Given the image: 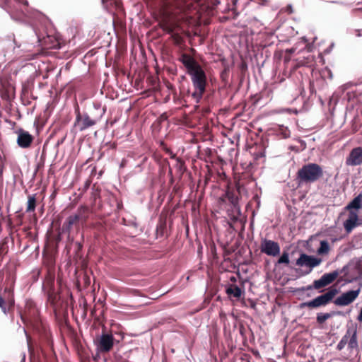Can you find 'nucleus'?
Returning a JSON list of instances; mask_svg holds the SVG:
<instances>
[{
    "label": "nucleus",
    "instance_id": "obj_1",
    "mask_svg": "<svg viewBox=\"0 0 362 362\" xmlns=\"http://www.w3.org/2000/svg\"><path fill=\"white\" fill-rule=\"evenodd\" d=\"M187 69V73L190 76L194 87L192 97L197 103H199L206 91V75L202 66L189 54L184 53L179 59Z\"/></svg>",
    "mask_w": 362,
    "mask_h": 362
},
{
    "label": "nucleus",
    "instance_id": "obj_2",
    "mask_svg": "<svg viewBox=\"0 0 362 362\" xmlns=\"http://www.w3.org/2000/svg\"><path fill=\"white\" fill-rule=\"evenodd\" d=\"M161 13L163 19L160 27L166 33H172L175 30V25L170 22L180 13L187 12L192 6L190 0H161Z\"/></svg>",
    "mask_w": 362,
    "mask_h": 362
},
{
    "label": "nucleus",
    "instance_id": "obj_3",
    "mask_svg": "<svg viewBox=\"0 0 362 362\" xmlns=\"http://www.w3.org/2000/svg\"><path fill=\"white\" fill-rule=\"evenodd\" d=\"M21 317L39 334L42 343L49 346L52 345L50 332L47 325L40 319L39 310L33 300H28L26 301L24 314L22 315Z\"/></svg>",
    "mask_w": 362,
    "mask_h": 362
},
{
    "label": "nucleus",
    "instance_id": "obj_4",
    "mask_svg": "<svg viewBox=\"0 0 362 362\" xmlns=\"http://www.w3.org/2000/svg\"><path fill=\"white\" fill-rule=\"evenodd\" d=\"M346 345H347V347L342 352V357L346 360H354L359 353L356 329H348L338 343L337 349L341 351Z\"/></svg>",
    "mask_w": 362,
    "mask_h": 362
},
{
    "label": "nucleus",
    "instance_id": "obj_5",
    "mask_svg": "<svg viewBox=\"0 0 362 362\" xmlns=\"http://www.w3.org/2000/svg\"><path fill=\"white\" fill-rule=\"evenodd\" d=\"M322 167L317 163H308L302 166L297 173L299 185L314 183L323 176Z\"/></svg>",
    "mask_w": 362,
    "mask_h": 362
},
{
    "label": "nucleus",
    "instance_id": "obj_6",
    "mask_svg": "<svg viewBox=\"0 0 362 362\" xmlns=\"http://www.w3.org/2000/svg\"><path fill=\"white\" fill-rule=\"evenodd\" d=\"M338 290L335 288H332L325 293L320 295L312 300L301 303L300 304V308H316L322 306H325L332 301L334 296L337 294Z\"/></svg>",
    "mask_w": 362,
    "mask_h": 362
},
{
    "label": "nucleus",
    "instance_id": "obj_7",
    "mask_svg": "<svg viewBox=\"0 0 362 362\" xmlns=\"http://www.w3.org/2000/svg\"><path fill=\"white\" fill-rule=\"evenodd\" d=\"M89 209L88 206L79 207L75 214L69 216L63 224V230L69 232L73 226H76L79 221L86 223L88 218Z\"/></svg>",
    "mask_w": 362,
    "mask_h": 362
},
{
    "label": "nucleus",
    "instance_id": "obj_8",
    "mask_svg": "<svg viewBox=\"0 0 362 362\" xmlns=\"http://www.w3.org/2000/svg\"><path fill=\"white\" fill-rule=\"evenodd\" d=\"M322 262V259L312 255H308L305 253H301L299 257L296 259V264L298 267H308L310 269L306 274L310 273L314 267H317Z\"/></svg>",
    "mask_w": 362,
    "mask_h": 362
},
{
    "label": "nucleus",
    "instance_id": "obj_9",
    "mask_svg": "<svg viewBox=\"0 0 362 362\" xmlns=\"http://www.w3.org/2000/svg\"><path fill=\"white\" fill-rule=\"evenodd\" d=\"M360 293V288L356 290L348 291L336 298L333 303L337 306H347L358 297Z\"/></svg>",
    "mask_w": 362,
    "mask_h": 362
},
{
    "label": "nucleus",
    "instance_id": "obj_10",
    "mask_svg": "<svg viewBox=\"0 0 362 362\" xmlns=\"http://www.w3.org/2000/svg\"><path fill=\"white\" fill-rule=\"evenodd\" d=\"M114 340L112 334L103 332L96 342L97 350L100 353L110 352L113 348Z\"/></svg>",
    "mask_w": 362,
    "mask_h": 362
},
{
    "label": "nucleus",
    "instance_id": "obj_11",
    "mask_svg": "<svg viewBox=\"0 0 362 362\" xmlns=\"http://www.w3.org/2000/svg\"><path fill=\"white\" fill-rule=\"evenodd\" d=\"M260 250L269 256L276 257L280 254L281 248L277 242L264 238L261 241Z\"/></svg>",
    "mask_w": 362,
    "mask_h": 362
},
{
    "label": "nucleus",
    "instance_id": "obj_12",
    "mask_svg": "<svg viewBox=\"0 0 362 362\" xmlns=\"http://www.w3.org/2000/svg\"><path fill=\"white\" fill-rule=\"evenodd\" d=\"M339 273L337 271H334L330 273H326L323 274L320 279L317 280H315L313 281V286H309L308 287V289H311L312 288L315 289H320L330 284H332L333 281H334L338 277Z\"/></svg>",
    "mask_w": 362,
    "mask_h": 362
},
{
    "label": "nucleus",
    "instance_id": "obj_13",
    "mask_svg": "<svg viewBox=\"0 0 362 362\" xmlns=\"http://www.w3.org/2000/svg\"><path fill=\"white\" fill-rule=\"evenodd\" d=\"M54 277L48 274L42 287L47 294V300L52 305H54L57 300V294L54 289Z\"/></svg>",
    "mask_w": 362,
    "mask_h": 362
},
{
    "label": "nucleus",
    "instance_id": "obj_14",
    "mask_svg": "<svg viewBox=\"0 0 362 362\" xmlns=\"http://www.w3.org/2000/svg\"><path fill=\"white\" fill-rule=\"evenodd\" d=\"M16 133L18 135L16 142L19 147L22 148H29L31 147L34 141L33 135L21 128L18 129Z\"/></svg>",
    "mask_w": 362,
    "mask_h": 362
},
{
    "label": "nucleus",
    "instance_id": "obj_15",
    "mask_svg": "<svg viewBox=\"0 0 362 362\" xmlns=\"http://www.w3.org/2000/svg\"><path fill=\"white\" fill-rule=\"evenodd\" d=\"M97 123V120L90 118L88 114L81 115L77 111L75 126L78 127L80 131H83L90 127L94 126Z\"/></svg>",
    "mask_w": 362,
    "mask_h": 362
},
{
    "label": "nucleus",
    "instance_id": "obj_16",
    "mask_svg": "<svg viewBox=\"0 0 362 362\" xmlns=\"http://www.w3.org/2000/svg\"><path fill=\"white\" fill-rule=\"evenodd\" d=\"M362 164V147L354 148L346 158V165L356 166Z\"/></svg>",
    "mask_w": 362,
    "mask_h": 362
},
{
    "label": "nucleus",
    "instance_id": "obj_17",
    "mask_svg": "<svg viewBox=\"0 0 362 362\" xmlns=\"http://www.w3.org/2000/svg\"><path fill=\"white\" fill-rule=\"evenodd\" d=\"M359 225L357 211H351L348 218L344 222V227L347 233H350L354 228Z\"/></svg>",
    "mask_w": 362,
    "mask_h": 362
},
{
    "label": "nucleus",
    "instance_id": "obj_18",
    "mask_svg": "<svg viewBox=\"0 0 362 362\" xmlns=\"http://www.w3.org/2000/svg\"><path fill=\"white\" fill-rule=\"evenodd\" d=\"M362 207V193L357 195L346 207L345 209L349 211H357Z\"/></svg>",
    "mask_w": 362,
    "mask_h": 362
},
{
    "label": "nucleus",
    "instance_id": "obj_19",
    "mask_svg": "<svg viewBox=\"0 0 362 362\" xmlns=\"http://www.w3.org/2000/svg\"><path fill=\"white\" fill-rule=\"evenodd\" d=\"M314 60H315V57L312 54H308L306 57H303L302 58H298V59H296V64L294 66V68L297 69L298 67L303 66H311L314 63Z\"/></svg>",
    "mask_w": 362,
    "mask_h": 362
},
{
    "label": "nucleus",
    "instance_id": "obj_20",
    "mask_svg": "<svg viewBox=\"0 0 362 362\" xmlns=\"http://www.w3.org/2000/svg\"><path fill=\"white\" fill-rule=\"evenodd\" d=\"M226 292L230 297L233 296L235 298H240L243 293L241 289L235 284L229 285L226 288Z\"/></svg>",
    "mask_w": 362,
    "mask_h": 362
},
{
    "label": "nucleus",
    "instance_id": "obj_21",
    "mask_svg": "<svg viewBox=\"0 0 362 362\" xmlns=\"http://www.w3.org/2000/svg\"><path fill=\"white\" fill-rule=\"evenodd\" d=\"M37 206V199L36 194H30L28 197L27 206H26V213H32L35 211V208Z\"/></svg>",
    "mask_w": 362,
    "mask_h": 362
},
{
    "label": "nucleus",
    "instance_id": "obj_22",
    "mask_svg": "<svg viewBox=\"0 0 362 362\" xmlns=\"http://www.w3.org/2000/svg\"><path fill=\"white\" fill-rule=\"evenodd\" d=\"M290 263L289 254L284 251L278 259L277 262L275 263V266L277 267L279 264H285L288 266Z\"/></svg>",
    "mask_w": 362,
    "mask_h": 362
},
{
    "label": "nucleus",
    "instance_id": "obj_23",
    "mask_svg": "<svg viewBox=\"0 0 362 362\" xmlns=\"http://www.w3.org/2000/svg\"><path fill=\"white\" fill-rule=\"evenodd\" d=\"M329 251V245L327 240L320 241V246L317 249V252L318 255H327Z\"/></svg>",
    "mask_w": 362,
    "mask_h": 362
},
{
    "label": "nucleus",
    "instance_id": "obj_24",
    "mask_svg": "<svg viewBox=\"0 0 362 362\" xmlns=\"http://www.w3.org/2000/svg\"><path fill=\"white\" fill-rule=\"evenodd\" d=\"M330 313H319L317 315L316 320L318 324H323L326 320L331 317Z\"/></svg>",
    "mask_w": 362,
    "mask_h": 362
},
{
    "label": "nucleus",
    "instance_id": "obj_25",
    "mask_svg": "<svg viewBox=\"0 0 362 362\" xmlns=\"http://www.w3.org/2000/svg\"><path fill=\"white\" fill-rule=\"evenodd\" d=\"M22 4L19 1H15V4L13 5V9L11 8V11L10 12L12 13H14L16 12H16L17 13H18V8H21V6H22Z\"/></svg>",
    "mask_w": 362,
    "mask_h": 362
},
{
    "label": "nucleus",
    "instance_id": "obj_26",
    "mask_svg": "<svg viewBox=\"0 0 362 362\" xmlns=\"http://www.w3.org/2000/svg\"><path fill=\"white\" fill-rule=\"evenodd\" d=\"M7 251V249L4 246V244H1L0 245V261H1L4 254H6Z\"/></svg>",
    "mask_w": 362,
    "mask_h": 362
},
{
    "label": "nucleus",
    "instance_id": "obj_27",
    "mask_svg": "<svg viewBox=\"0 0 362 362\" xmlns=\"http://www.w3.org/2000/svg\"><path fill=\"white\" fill-rule=\"evenodd\" d=\"M0 308L4 313H6L4 299L0 296Z\"/></svg>",
    "mask_w": 362,
    "mask_h": 362
},
{
    "label": "nucleus",
    "instance_id": "obj_28",
    "mask_svg": "<svg viewBox=\"0 0 362 362\" xmlns=\"http://www.w3.org/2000/svg\"><path fill=\"white\" fill-rule=\"evenodd\" d=\"M228 199H230L232 204L235 205L238 203V198L235 197L233 195L230 196L228 194Z\"/></svg>",
    "mask_w": 362,
    "mask_h": 362
},
{
    "label": "nucleus",
    "instance_id": "obj_29",
    "mask_svg": "<svg viewBox=\"0 0 362 362\" xmlns=\"http://www.w3.org/2000/svg\"><path fill=\"white\" fill-rule=\"evenodd\" d=\"M228 71V70L226 68H225L224 70L221 72V77L222 78L223 80H224L225 77L227 76Z\"/></svg>",
    "mask_w": 362,
    "mask_h": 362
},
{
    "label": "nucleus",
    "instance_id": "obj_30",
    "mask_svg": "<svg viewBox=\"0 0 362 362\" xmlns=\"http://www.w3.org/2000/svg\"><path fill=\"white\" fill-rule=\"evenodd\" d=\"M75 246L77 250V252L80 251L82 249V245L78 242L75 243Z\"/></svg>",
    "mask_w": 362,
    "mask_h": 362
},
{
    "label": "nucleus",
    "instance_id": "obj_31",
    "mask_svg": "<svg viewBox=\"0 0 362 362\" xmlns=\"http://www.w3.org/2000/svg\"><path fill=\"white\" fill-rule=\"evenodd\" d=\"M177 160L178 168L180 169H181V168L184 165V163L180 158H177Z\"/></svg>",
    "mask_w": 362,
    "mask_h": 362
},
{
    "label": "nucleus",
    "instance_id": "obj_32",
    "mask_svg": "<svg viewBox=\"0 0 362 362\" xmlns=\"http://www.w3.org/2000/svg\"><path fill=\"white\" fill-rule=\"evenodd\" d=\"M310 92L313 93L314 92V83L313 81H310Z\"/></svg>",
    "mask_w": 362,
    "mask_h": 362
},
{
    "label": "nucleus",
    "instance_id": "obj_33",
    "mask_svg": "<svg viewBox=\"0 0 362 362\" xmlns=\"http://www.w3.org/2000/svg\"><path fill=\"white\" fill-rule=\"evenodd\" d=\"M237 1H238V0H232L233 7L230 8L231 10L234 11L235 9V4H236Z\"/></svg>",
    "mask_w": 362,
    "mask_h": 362
},
{
    "label": "nucleus",
    "instance_id": "obj_34",
    "mask_svg": "<svg viewBox=\"0 0 362 362\" xmlns=\"http://www.w3.org/2000/svg\"><path fill=\"white\" fill-rule=\"evenodd\" d=\"M165 151L167 153H172V151L168 148H165Z\"/></svg>",
    "mask_w": 362,
    "mask_h": 362
},
{
    "label": "nucleus",
    "instance_id": "obj_35",
    "mask_svg": "<svg viewBox=\"0 0 362 362\" xmlns=\"http://www.w3.org/2000/svg\"><path fill=\"white\" fill-rule=\"evenodd\" d=\"M169 155L170 156V158H176L175 154H174L173 152H172V153H169Z\"/></svg>",
    "mask_w": 362,
    "mask_h": 362
},
{
    "label": "nucleus",
    "instance_id": "obj_36",
    "mask_svg": "<svg viewBox=\"0 0 362 362\" xmlns=\"http://www.w3.org/2000/svg\"><path fill=\"white\" fill-rule=\"evenodd\" d=\"M230 281H231L232 282H235V281H236V278H235V276H231V277H230Z\"/></svg>",
    "mask_w": 362,
    "mask_h": 362
},
{
    "label": "nucleus",
    "instance_id": "obj_37",
    "mask_svg": "<svg viewBox=\"0 0 362 362\" xmlns=\"http://www.w3.org/2000/svg\"><path fill=\"white\" fill-rule=\"evenodd\" d=\"M28 341H29V338L28 337ZM28 345L29 350L31 351V345L30 344V341H28Z\"/></svg>",
    "mask_w": 362,
    "mask_h": 362
},
{
    "label": "nucleus",
    "instance_id": "obj_38",
    "mask_svg": "<svg viewBox=\"0 0 362 362\" xmlns=\"http://www.w3.org/2000/svg\"><path fill=\"white\" fill-rule=\"evenodd\" d=\"M169 173L172 174V170L171 169L169 170Z\"/></svg>",
    "mask_w": 362,
    "mask_h": 362
},
{
    "label": "nucleus",
    "instance_id": "obj_39",
    "mask_svg": "<svg viewBox=\"0 0 362 362\" xmlns=\"http://www.w3.org/2000/svg\"><path fill=\"white\" fill-rule=\"evenodd\" d=\"M361 35V33H358L357 34V35H358V36H360Z\"/></svg>",
    "mask_w": 362,
    "mask_h": 362
},
{
    "label": "nucleus",
    "instance_id": "obj_40",
    "mask_svg": "<svg viewBox=\"0 0 362 362\" xmlns=\"http://www.w3.org/2000/svg\"><path fill=\"white\" fill-rule=\"evenodd\" d=\"M361 35V33H358L357 34V35H358V36H360Z\"/></svg>",
    "mask_w": 362,
    "mask_h": 362
}]
</instances>
